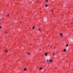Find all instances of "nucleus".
<instances>
[{"mask_svg": "<svg viewBox=\"0 0 73 73\" xmlns=\"http://www.w3.org/2000/svg\"><path fill=\"white\" fill-rule=\"evenodd\" d=\"M48 54V53H46V52L45 53V55L46 56H48V54Z\"/></svg>", "mask_w": 73, "mask_h": 73, "instance_id": "1", "label": "nucleus"}, {"mask_svg": "<svg viewBox=\"0 0 73 73\" xmlns=\"http://www.w3.org/2000/svg\"><path fill=\"white\" fill-rule=\"evenodd\" d=\"M64 52H66V49H64Z\"/></svg>", "mask_w": 73, "mask_h": 73, "instance_id": "2", "label": "nucleus"}, {"mask_svg": "<svg viewBox=\"0 0 73 73\" xmlns=\"http://www.w3.org/2000/svg\"><path fill=\"white\" fill-rule=\"evenodd\" d=\"M49 61L50 62H52V60H51L50 59L49 60Z\"/></svg>", "mask_w": 73, "mask_h": 73, "instance_id": "3", "label": "nucleus"}, {"mask_svg": "<svg viewBox=\"0 0 73 73\" xmlns=\"http://www.w3.org/2000/svg\"><path fill=\"white\" fill-rule=\"evenodd\" d=\"M53 21H56V19H55L54 18L53 19Z\"/></svg>", "mask_w": 73, "mask_h": 73, "instance_id": "4", "label": "nucleus"}, {"mask_svg": "<svg viewBox=\"0 0 73 73\" xmlns=\"http://www.w3.org/2000/svg\"><path fill=\"white\" fill-rule=\"evenodd\" d=\"M24 70H25V71H26L27 70V69H26L25 68H24Z\"/></svg>", "mask_w": 73, "mask_h": 73, "instance_id": "5", "label": "nucleus"}, {"mask_svg": "<svg viewBox=\"0 0 73 73\" xmlns=\"http://www.w3.org/2000/svg\"><path fill=\"white\" fill-rule=\"evenodd\" d=\"M45 6L46 7H48V5H45Z\"/></svg>", "mask_w": 73, "mask_h": 73, "instance_id": "6", "label": "nucleus"}, {"mask_svg": "<svg viewBox=\"0 0 73 73\" xmlns=\"http://www.w3.org/2000/svg\"><path fill=\"white\" fill-rule=\"evenodd\" d=\"M53 56H54V55H55V53L53 52Z\"/></svg>", "mask_w": 73, "mask_h": 73, "instance_id": "7", "label": "nucleus"}, {"mask_svg": "<svg viewBox=\"0 0 73 73\" xmlns=\"http://www.w3.org/2000/svg\"><path fill=\"white\" fill-rule=\"evenodd\" d=\"M41 30V29H38V30L39 31H40Z\"/></svg>", "mask_w": 73, "mask_h": 73, "instance_id": "8", "label": "nucleus"}, {"mask_svg": "<svg viewBox=\"0 0 73 73\" xmlns=\"http://www.w3.org/2000/svg\"><path fill=\"white\" fill-rule=\"evenodd\" d=\"M60 36H62V33L60 34Z\"/></svg>", "mask_w": 73, "mask_h": 73, "instance_id": "9", "label": "nucleus"}, {"mask_svg": "<svg viewBox=\"0 0 73 73\" xmlns=\"http://www.w3.org/2000/svg\"><path fill=\"white\" fill-rule=\"evenodd\" d=\"M42 68H40V70H42Z\"/></svg>", "mask_w": 73, "mask_h": 73, "instance_id": "10", "label": "nucleus"}, {"mask_svg": "<svg viewBox=\"0 0 73 73\" xmlns=\"http://www.w3.org/2000/svg\"><path fill=\"white\" fill-rule=\"evenodd\" d=\"M35 28V26H34V27H33V29H34V28Z\"/></svg>", "mask_w": 73, "mask_h": 73, "instance_id": "11", "label": "nucleus"}, {"mask_svg": "<svg viewBox=\"0 0 73 73\" xmlns=\"http://www.w3.org/2000/svg\"><path fill=\"white\" fill-rule=\"evenodd\" d=\"M9 14H8V15H7V17H9Z\"/></svg>", "mask_w": 73, "mask_h": 73, "instance_id": "12", "label": "nucleus"}, {"mask_svg": "<svg viewBox=\"0 0 73 73\" xmlns=\"http://www.w3.org/2000/svg\"><path fill=\"white\" fill-rule=\"evenodd\" d=\"M68 45H69L67 44L66 45V46H68Z\"/></svg>", "mask_w": 73, "mask_h": 73, "instance_id": "13", "label": "nucleus"}, {"mask_svg": "<svg viewBox=\"0 0 73 73\" xmlns=\"http://www.w3.org/2000/svg\"><path fill=\"white\" fill-rule=\"evenodd\" d=\"M46 2H48V0H46Z\"/></svg>", "mask_w": 73, "mask_h": 73, "instance_id": "14", "label": "nucleus"}, {"mask_svg": "<svg viewBox=\"0 0 73 73\" xmlns=\"http://www.w3.org/2000/svg\"><path fill=\"white\" fill-rule=\"evenodd\" d=\"M8 52V50H6L5 51V52Z\"/></svg>", "mask_w": 73, "mask_h": 73, "instance_id": "15", "label": "nucleus"}, {"mask_svg": "<svg viewBox=\"0 0 73 73\" xmlns=\"http://www.w3.org/2000/svg\"><path fill=\"white\" fill-rule=\"evenodd\" d=\"M28 54H29L30 55H31V53H29V52L28 53Z\"/></svg>", "mask_w": 73, "mask_h": 73, "instance_id": "16", "label": "nucleus"}, {"mask_svg": "<svg viewBox=\"0 0 73 73\" xmlns=\"http://www.w3.org/2000/svg\"><path fill=\"white\" fill-rule=\"evenodd\" d=\"M2 28V27L1 26H0V29H1Z\"/></svg>", "mask_w": 73, "mask_h": 73, "instance_id": "17", "label": "nucleus"}, {"mask_svg": "<svg viewBox=\"0 0 73 73\" xmlns=\"http://www.w3.org/2000/svg\"><path fill=\"white\" fill-rule=\"evenodd\" d=\"M47 61H49V60H48V59L47 60Z\"/></svg>", "mask_w": 73, "mask_h": 73, "instance_id": "18", "label": "nucleus"}, {"mask_svg": "<svg viewBox=\"0 0 73 73\" xmlns=\"http://www.w3.org/2000/svg\"><path fill=\"white\" fill-rule=\"evenodd\" d=\"M5 33H7V32H5Z\"/></svg>", "mask_w": 73, "mask_h": 73, "instance_id": "19", "label": "nucleus"}, {"mask_svg": "<svg viewBox=\"0 0 73 73\" xmlns=\"http://www.w3.org/2000/svg\"><path fill=\"white\" fill-rule=\"evenodd\" d=\"M62 37H63V36H62Z\"/></svg>", "mask_w": 73, "mask_h": 73, "instance_id": "20", "label": "nucleus"}, {"mask_svg": "<svg viewBox=\"0 0 73 73\" xmlns=\"http://www.w3.org/2000/svg\"><path fill=\"white\" fill-rule=\"evenodd\" d=\"M52 11L53 12V10H52Z\"/></svg>", "mask_w": 73, "mask_h": 73, "instance_id": "21", "label": "nucleus"}, {"mask_svg": "<svg viewBox=\"0 0 73 73\" xmlns=\"http://www.w3.org/2000/svg\"><path fill=\"white\" fill-rule=\"evenodd\" d=\"M0 21H1V19H0Z\"/></svg>", "mask_w": 73, "mask_h": 73, "instance_id": "22", "label": "nucleus"}, {"mask_svg": "<svg viewBox=\"0 0 73 73\" xmlns=\"http://www.w3.org/2000/svg\"><path fill=\"white\" fill-rule=\"evenodd\" d=\"M55 47L54 48V49H55Z\"/></svg>", "mask_w": 73, "mask_h": 73, "instance_id": "23", "label": "nucleus"}]
</instances>
